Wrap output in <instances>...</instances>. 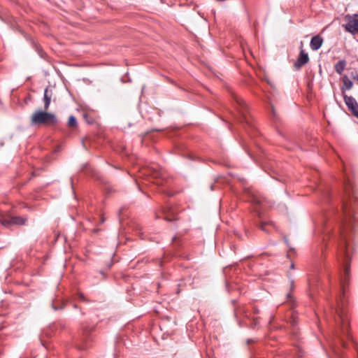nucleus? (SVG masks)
<instances>
[{"mask_svg": "<svg viewBox=\"0 0 358 358\" xmlns=\"http://www.w3.org/2000/svg\"><path fill=\"white\" fill-rule=\"evenodd\" d=\"M234 315L236 317L240 315H243V317H248V310L244 306H240L235 308Z\"/></svg>", "mask_w": 358, "mask_h": 358, "instance_id": "nucleus-14", "label": "nucleus"}, {"mask_svg": "<svg viewBox=\"0 0 358 358\" xmlns=\"http://www.w3.org/2000/svg\"><path fill=\"white\" fill-rule=\"evenodd\" d=\"M347 65V62L345 59L339 60L334 66V69L336 72L341 75L345 70Z\"/></svg>", "mask_w": 358, "mask_h": 358, "instance_id": "nucleus-13", "label": "nucleus"}, {"mask_svg": "<svg viewBox=\"0 0 358 358\" xmlns=\"http://www.w3.org/2000/svg\"><path fill=\"white\" fill-rule=\"evenodd\" d=\"M347 23L343 25L345 30L352 34H356L358 29V14L347 15L345 17Z\"/></svg>", "mask_w": 358, "mask_h": 358, "instance_id": "nucleus-4", "label": "nucleus"}, {"mask_svg": "<svg viewBox=\"0 0 358 358\" xmlns=\"http://www.w3.org/2000/svg\"><path fill=\"white\" fill-rule=\"evenodd\" d=\"M177 238L176 236L173 237V241H176Z\"/></svg>", "mask_w": 358, "mask_h": 358, "instance_id": "nucleus-27", "label": "nucleus"}, {"mask_svg": "<svg viewBox=\"0 0 358 358\" xmlns=\"http://www.w3.org/2000/svg\"><path fill=\"white\" fill-rule=\"evenodd\" d=\"M345 196L342 203V218L340 224V233L342 238L341 250L345 257L348 258V233L354 230L358 220L355 215L358 210V199L352 185L348 181L344 187Z\"/></svg>", "mask_w": 358, "mask_h": 358, "instance_id": "nucleus-1", "label": "nucleus"}, {"mask_svg": "<svg viewBox=\"0 0 358 358\" xmlns=\"http://www.w3.org/2000/svg\"><path fill=\"white\" fill-rule=\"evenodd\" d=\"M31 176L32 177H34L36 176V173L35 172H32Z\"/></svg>", "mask_w": 358, "mask_h": 358, "instance_id": "nucleus-26", "label": "nucleus"}, {"mask_svg": "<svg viewBox=\"0 0 358 358\" xmlns=\"http://www.w3.org/2000/svg\"><path fill=\"white\" fill-rule=\"evenodd\" d=\"M323 43V38L320 35L312 37L310 42V47L313 51L319 50Z\"/></svg>", "mask_w": 358, "mask_h": 358, "instance_id": "nucleus-10", "label": "nucleus"}, {"mask_svg": "<svg viewBox=\"0 0 358 358\" xmlns=\"http://www.w3.org/2000/svg\"><path fill=\"white\" fill-rule=\"evenodd\" d=\"M27 219L19 216H7L3 217L0 220L2 225L5 227H10L11 225H24Z\"/></svg>", "mask_w": 358, "mask_h": 358, "instance_id": "nucleus-7", "label": "nucleus"}, {"mask_svg": "<svg viewBox=\"0 0 358 358\" xmlns=\"http://www.w3.org/2000/svg\"><path fill=\"white\" fill-rule=\"evenodd\" d=\"M149 174L155 178H157L161 176L160 172L156 169L150 170V173Z\"/></svg>", "mask_w": 358, "mask_h": 358, "instance_id": "nucleus-18", "label": "nucleus"}, {"mask_svg": "<svg viewBox=\"0 0 358 358\" xmlns=\"http://www.w3.org/2000/svg\"><path fill=\"white\" fill-rule=\"evenodd\" d=\"M233 98L236 103V109L241 115V122L248 123L247 117L248 106L244 100L236 94H233Z\"/></svg>", "mask_w": 358, "mask_h": 358, "instance_id": "nucleus-5", "label": "nucleus"}, {"mask_svg": "<svg viewBox=\"0 0 358 358\" xmlns=\"http://www.w3.org/2000/svg\"><path fill=\"white\" fill-rule=\"evenodd\" d=\"M355 117H356L357 118H358V109H357V115H354Z\"/></svg>", "mask_w": 358, "mask_h": 358, "instance_id": "nucleus-30", "label": "nucleus"}, {"mask_svg": "<svg viewBox=\"0 0 358 358\" xmlns=\"http://www.w3.org/2000/svg\"><path fill=\"white\" fill-rule=\"evenodd\" d=\"M301 48V49L299 52V55L294 64L296 69H300L303 66H304L309 62V57L308 53H306L302 49V46Z\"/></svg>", "mask_w": 358, "mask_h": 358, "instance_id": "nucleus-9", "label": "nucleus"}, {"mask_svg": "<svg viewBox=\"0 0 358 358\" xmlns=\"http://www.w3.org/2000/svg\"><path fill=\"white\" fill-rule=\"evenodd\" d=\"M287 297L288 299H292V295H291V293H288V294H287Z\"/></svg>", "mask_w": 358, "mask_h": 358, "instance_id": "nucleus-25", "label": "nucleus"}, {"mask_svg": "<svg viewBox=\"0 0 358 358\" xmlns=\"http://www.w3.org/2000/svg\"><path fill=\"white\" fill-rule=\"evenodd\" d=\"M272 110H273V115H275V111H274V108L272 107Z\"/></svg>", "mask_w": 358, "mask_h": 358, "instance_id": "nucleus-29", "label": "nucleus"}, {"mask_svg": "<svg viewBox=\"0 0 358 358\" xmlns=\"http://www.w3.org/2000/svg\"><path fill=\"white\" fill-rule=\"evenodd\" d=\"M32 125L55 126L58 123L56 115L47 110H38L32 114L31 117Z\"/></svg>", "mask_w": 358, "mask_h": 358, "instance_id": "nucleus-2", "label": "nucleus"}, {"mask_svg": "<svg viewBox=\"0 0 358 358\" xmlns=\"http://www.w3.org/2000/svg\"><path fill=\"white\" fill-rule=\"evenodd\" d=\"M349 274H350V267L346 265L344 268V277H343L344 282H347L348 281Z\"/></svg>", "mask_w": 358, "mask_h": 358, "instance_id": "nucleus-16", "label": "nucleus"}, {"mask_svg": "<svg viewBox=\"0 0 358 358\" xmlns=\"http://www.w3.org/2000/svg\"><path fill=\"white\" fill-rule=\"evenodd\" d=\"M94 326H83L79 338L76 341V346L80 350L87 349L92 341V332L94 331Z\"/></svg>", "mask_w": 358, "mask_h": 358, "instance_id": "nucleus-3", "label": "nucleus"}, {"mask_svg": "<svg viewBox=\"0 0 358 358\" xmlns=\"http://www.w3.org/2000/svg\"><path fill=\"white\" fill-rule=\"evenodd\" d=\"M268 225H273V224L271 222H262L259 225V228L262 231L267 232L266 227Z\"/></svg>", "mask_w": 358, "mask_h": 358, "instance_id": "nucleus-17", "label": "nucleus"}, {"mask_svg": "<svg viewBox=\"0 0 358 358\" xmlns=\"http://www.w3.org/2000/svg\"><path fill=\"white\" fill-rule=\"evenodd\" d=\"M339 319L341 322V331L343 336L349 341H351L354 348H355L357 352V358H358V348L357 343L354 341L351 334L349 332V320L347 316H344L342 314L339 315Z\"/></svg>", "mask_w": 358, "mask_h": 358, "instance_id": "nucleus-6", "label": "nucleus"}, {"mask_svg": "<svg viewBox=\"0 0 358 358\" xmlns=\"http://www.w3.org/2000/svg\"><path fill=\"white\" fill-rule=\"evenodd\" d=\"M342 81L343 86L341 87V91L344 94L346 90H349L352 87L353 83L346 75L342 77Z\"/></svg>", "mask_w": 358, "mask_h": 358, "instance_id": "nucleus-12", "label": "nucleus"}, {"mask_svg": "<svg viewBox=\"0 0 358 358\" xmlns=\"http://www.w3.org/2000/svg\"><path fill=\"white\" fill-rule=\"evenodd\" d=\"M291 268H294V265L293 264H291Z\"/></svg>", "mask_w": 358, "mask_h": 358, "instance_id": "nucleus-28", "label": "nucleus"}, {"mask_svg": "<svg viewBox=\"0 0 358 358\" xmlns=\"http://www.w3.org/2000/svg\"><path fill=\"white\" fill-rule=\"evenodd\" d=\"M173 219H176V218H175V215H173V218H168V217H166V220H169V221H171V220H173Z\"/></svg>", "mask_w": 358, "mask_h": 358, "instance_id": "nucleus-24", "label": "nucleus"}, {"mask_svg": "<svg viewBox=\"0 0 358 358\" xmlns=\"http://www.w3.org/2000/svg\"><path fill=\"white\" fill-rule=\"evenodd\" d=\"M252 320H253V322L251 326H252V328H255L258 324V317H254Z\"/></svg>", "mask_w": 358, "mask_h": 358, "instance_id": "nucleus-20", "label": "nucleus"}, {"mask_svg": "<svg viewBox=\"0 0 358 358\" xmlns=\"http://www.w3.org/2000/svg\"><path fill=\"white\" fill-rule=\"evenodd\" d=\"M352 78L357 82L358 83V74L357 73H355V74H352Z\"/></svg>", "mask_w": 358, "mask_h": 358, "instance_id": "nucleus-21", "label": "nucleus"}, {"mask_svg": "<svg viewBox=\"0 0 358 358\" xmlns=\"http://www.w3.org/2000/svg\"><path fill=\"white\" fill-rule=\"evenodd\" d=\"M339 343H340V345L342 346L343 348H347V343L346 342L344 341V339L341 337H339Z\"/></svg>", "mask_w": 358, "mask_h": 358, "instance_id": "nucleus-19", "label": "nucleus"}, {"mask_svg": "<svg viewBox=\"0 0 358 358\" xmlns=\"http://www.w3.org/2000/svg\"><path fill=\"white\" fill-rule=\"evenodd\" d=\"M52 96V91L47 87L44 90L43 101H44V110H48L51 102Z\"/></svg>", "mask_w": 358, "mask_h": 358, "instance_id": "nucleus-11", "label": "nucleus"}, {"mask_svg": "<svg viewBox=\"0 0 358 358\" xmlns=\"http://www.w3.org/2000/svg\"><path fill=\"white\" fill-rule=\"evenodd\" d=\"M294 281L293 280H291L290 281V289H294Z\"/></svg>", "mask_w": 358, "mask_h": 358, "instance_id": "nucleus-22", "label": "nucleus"}, {"mask_svg": "<svg viewBox=\"0 0 358 358\" xmlns=\"http://www.w3.org/2000/svg\"><path fill=\"white\" fill-rule=\"evenodd\" d=\"M67 125L70 128H76L78 127V122L76 118L73 115H71L69 117Z\"/></svg>", "mask_w": 358, "mask_h": 358, "instance_id": "nucleus-15", "label": "nucleus"}, {"mask_svg": "<svg viewBox=\"0 0 358 358\" xmlns=\"http://www.w3.org/2000/svg\"><path fill=\"white\" fill-rule=\"evenodd\" d=\"M259 310L256 307H255V308H254V313H255V314H257V313H259Z\"/></svg>", "mask_w": 358, "mask_h": 358, "instance_id": "nucleus-23", "label": "nucleus"}, {"mask_svg": "<svg viewBox=\"0 0 358 358\" xmlns=\"http://www.w3.org/2000/svg\"><path fill=\"white\" fill-rule=\"evenodd\" d=\"M343 99L348 109L352 113L353 115H357L358 110V104L356 100L352 97L343 94Z\"/></svg>", "mask_w": 358, "mask_h": 358, "instance_id": "nucleus-8", "label": "nucleus"}]
</instances>
